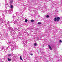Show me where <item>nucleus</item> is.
Masks as SVG:
<instances>
[{"instance_id":"bb28decb","label":"nucleus","mask_w":62,"mask_h":62,"mask_svg":"<svg viewBox=\"0 0 62 62\" xmlns=\"http://www.w3.org/2000/svg\"><path fill=\"white\" fill-rule=\"evenodd\" d=\"M24 54H26V53L25 52H24Z\"/></svg>"},{"instance_id":"4be33fe9","label":"nucleus","mask_w":62,"mask_h":62,"mask_svg":"<svg viewBox=\"0 0 62 62\" xmlns=\"http://www.w3.org/2000/svg\"><path fill=\"white\" fill-rule=\"evenodd\" d=\"M59 42H62V41L61 40H60L59 41Z\"/></svg>"},{"instance_id":"4468645a","label":"nucleus","mask_w":62,"mask_h":62,"mask_svg":"<svg viewBox=\"0 0 62 62\" xmlns=\"http://www.w3.org/2000/svg\"><path fill=\"white\" fill-rule=\"evenodd\" d=\"M31 22H34V20L33 19L31 20Z\"/></svg>"},{"instance_id":"2f4dec72","label":"nucleus","mask_w":62,"mask_h":62,"mask_svg":"<svg viewBox=\"0 0 62 62\" xmlns=\"http://www.w3.org/2000/svg\"><path fill=\"white\" fill-rule=\"evenodd\" d=\"M15 16H13V18H14V17H15Z\"/></svg>"},{"instance_id":"a878e982","label":"nucleus","mask_w":62,"mask_h":62,"mask_svg":"<svg viewBox=\"0 0 62 62\" xmlns=\"http://www.w3.org/2000/svg\"><path fill=\"white\" fill-rule=\"evenodd\" d=\"M6 34L7 35V37H8V33H6Z\"/></svg>"},{"instance_id":"f03ea898","label":"nucleus","mask_w":62,"mask_h":62,"mask_svg":"<svg viewBox=\"0 0 62 62\" xmlns=\"http://www.w3.org/2000/svg\"><path fill=\"white\" fill-rule=\"evenodd\" d=\"M12 45L11 44H9V45H8V47L6 48L7 49V50H8V49H10L11 48Z\"/></svg>"},{"instance_id":"f3484780","label":"nucleus","mask_w":62,"mask_h":62,"mask_svg":"<svg viewBox=\"0 0 62 62\" xmlns=\"http://www.w3.org/2000/svg\"><path fill=\"white\" fill-rule=\"evenodd\" d=\"M27 21V19H26L25 20V23H27V21Z\"/></svg>"},{"instance_id":"7c9ffc66","label":"nucleus","mask_w":62,"mask_h":62,"mask_svg":"<svg viewBox=\"0 0 62 62\" xmlns=\"http://www.w3.org/2000/svg\"><path fill=\"white\" fill-rule=\"evenodd\" d=\"M9 23V22H7V23Z\"/></svg>"},{"instance_id":"7ed1b4c3","label":"nucleus","mask_w":62,"mask_h":62,"mask_svg":"<svg viewBox=\"0 0 62 62\" xmlns=\"http://www.w3.org/2000/svg\"><path fill=\"white\" fill-rule=\"evenodd\" d=\"M12 43L13 44H14V45H13V46H14V48H16L17 47H16V43H14V42L13 41H12Z\"/></svg>"},{"instance_id":"5701e85b","label":"nucleus","mask_w":62,"mask_h":62,"mask_svg":"<svg viewBox=\"0 0 62 62\" xmlns=\"http://www.w3.org/2000/svg\"><path fill=\"white\" fill-rule=\"evenodd\" d=\"M4 51L5 52H6L7 51V50L6 49H4Z\"/></svg>"},{"instance_id":"f257e3e1","label":"nucleus","mask_w":62,"mask_h":62,"mask_svg":"<svg viewBox=\"0 0 62 62\" xmlns=\"http://www.w3.org/2000/svg\"><path fill=\"white\" fill-rule=\"evenodd\" d=\"M60 19V17H55L54 18V21H57V22H58L59 20Z\"/></svg>"},{"instance_id":"ddd939ff","label":"nucleus","mask_w":62,"mask_h":62,"mask_svg":"<svg viewBox=\"0 0 62 62\" xmlns=\"http://www.w3.org/2000/svg\"><path fill=\"white\" fill-rule=\"evenodd\" d=\"M37 43H35L34 44V46H37Z\"/></svg>"},{"instance_id":"a211bd4d","label":"nucleus","mask_w":62,"mask_h":62,"mask_svg":"<svg viewBox=\"0 0 62 62\" xmlns=\"http://www.w3.org/2000/svg\"><path fill=\"white\" fill-rule=\"evenodd\" d=\"M46 18H49V15H47L46 16Z\"/></svg>"},{"instance_id":"f8f14e48","label":"nucleus","mask_w":62,"mask_h":62,"mask_svg":"<svg viewBox=\"0 0 62 62\" xmlns=\"http://www.w3.org/2000/svg\"><path fill=\"white\" fill-rule=\"evenodd\" d=\"M8 61H11V59H9V58H8Z\"/></svg>"},{"instance_id":"20e7f679","label":"nucleus","mask_w":62,"mask_h":62,"mask_svg":"<svg viewBox=\"0 0 62 62\" xmlns=\"http://www.w3.org/2000/svg\"><path fill=\"white\" fill-rule=\"evenodd\" d=\"M8 29L10 31H11H11H13V28H12L10 27H8Z\"/></svg>"},{"instance_id":"c85d7f7f","label":"nucleus","mask_w":62,"mask_h":62,"mask_svg":"<svg viewBox=\"0 0 62 62\" xmlns=\"http://www.w3.org/2000/svg\"><path fill=\"white\" fill-rule=\"evenodd\" d=\"M3 20H4V19H2V20H0V21L2 22V21H3Z\"/></svg>"},{"instance_id":"423d86ee","label":"nucleus","mask_w":62,"mask_h":62,"mask_svg":"<svg viewBox=\"0 0 62 62\" xmlns=\"http://www.w3.org/2000/svg\"><path fill=\"white\" fill-rule=\"evenodd\" d=\"M0 38L1 40H3L4 39V38L2 37V35L1 34H0Z\"/></svg>"},{"instance_id":"1a4fd4ad","label":"nucleus","mask_w":62,"mask_h":62,"mask_svg":"<svg viewBox=\"0 0 62 62\" xmlns=\"http://www.w3.org/2000/svg\"><path fill=\"white\" fill-rule=\"evenodd\" d=\"M23 45H24V46H25V47H26V43H25V42H24V44Z\"/></svg>"},{"instance_id":"dca6fc26","label":"nucleus","mask_w":62,"mask_h":62,"mask_svg":"<svg viewBox=\"0 0 62 62\" xmlns=\"http://www.w3.org/2000/svg\"><path fill=\"white\" fill-rule=\"evenodd\" d=\"M4 13H5V14H4ZM5 13H5V12H4L3 13V16H5V14H6Z\"/></svg>"},{"instance_id":"b1692460","label":"nucleus","mask_w":62,"mask_h":62,"mask_svg":"<svg viewBox=\"0 0 62 62\" xmlns=\"http://www.w3.org/2000/svg\"><path fill=\"white\" fill-rule=\"evenodd\" d=\"M2 20H3V19L1 18L0 19V21H2Z\"/></svg>"},{"instance_id":"72a5a7b5","label":"nucleus","mask_w":62,"mask_h":62,"mask_svg":"<svg viewBox=\"0 0 62 62\" xmlns=\"http://www.w3.org/2000/svg\"><path fill=\"white\" fill-rule=\"evenodd\" d=\"M4 17V16H3V17Z\"/></svg>"},{"instance_id":"0eeeda50","label":"nucleus","mask_w":62,"mask_h":62,"mask_svg":"<svg viewBox=\"0 0 62 62\" xmlns=\"http://www.w3.org/2000/svg\"><path fill=\"white\" fill-rule=\"evenodd\" d=\"M13 54H8V56H13Z\"/></svg>"},{"instance_id":"cd10ccee","label":"nucleus","mask_w":62,"mask_h":62,"mask_svg":"<svg viewBox=\"0 0 62 62\" xmlns=\"http://www.w3.org/2000/svg\"><path fill=\"white\" fill-rule=\"evenodd\" d=\"M7 11H5V12H7Z\"/></svg>"},{"instance_id":"473e14b6","label":"nucleus","mask_w":62,"mask_h":62,"mask_svg":"<svg viewBox=\"0 0 62 62\" xmlns=\"http://www.w3.org/2000/svg\"><path fill=\"white\" fill-rule=\"evenodd\" d=\"M6 8H7V7H6L5 8H6Z\"/></svg>"},{"instance_id":"6ab92c4d","label":"nucleus","mask_w":62,"mask_h":62,"mask_svg":"<svg viewBox=\"0 0 62 62\" xmlns=\"http://www.w3.org/2000/svg\"><path fill=\"white\" fill-rule=\"evenodd\" d=\"M38 24H41V22H38Z\"/></svg>"},{"instance_id":"9d476101","label":"nucleus","mask_w":62,"mask_h":62,"mask_svg":"<svg viewBox=\"0 0 62 62\" xmlns=\"http://www.w3.org/2000/svg\"><path fill=\"white\" fill-rule=\"evenodd\" d=\"M20 59H21V60H22V61H23V60L22 58V56H20Z\"/></svg>"},{"instance_id":"f704fd0d","label":"nucleus","mask_w":62,"mask_h":62,"mask_svg":"<svg viewBox=\"0 0 62 62\" xmlns=\"http://www.w3.org/2000/svg\"><path fill=\"white\" fill-rule=\"evenodd\" d=\"M0 51H1V50L0 49Z\"/></svg>"},{"instance_id":"6e6552de","label":"nucleus","mask_w":62,"mask_h":62,"mask_svg":"<svg viewBox=\"0 0 62 62\" xmlns=\"http://www.w3.org/2000/svg\"><path fill=\"white\" fill-rule=\"evenodd\" d=\"M48 46L49 47V49L50 50H52V48L50 46V45H48Z\"/></svg>"},{"instance_id":"2eb2a0df","label":"nucleus","mask_w":62,"mask_h":62,"mask_svg":"<svg viewBox=\"0 0 62 62\" xmlns=\"http://www.w3.org/2000/svg\"><path fill=\"white\" fill-rule=\"evenodd\" d=\"M1 50H3L4 49V47H2V48L1 49Z\"/></svg>"},{"instance_id":"c756f323","label":"nucleus","mask_w":62,"mask_h":62,"mask_svg":"<svg viewBox=\"0 0 62 62\" xmlns=\"http://www.w3.org/2000/svg\"><path fill=\"white\" fill-rule=\"evenodd\" d=\"M2 23H4V21H2Z\"/></svg>"},{"instance_id":"aec40b11","label":"nucleus","mask_w":62,"mask_h":62,"mask_svg":"<svg viewBox=\"0 0 62 62\" xmlns=\"http://www.w3.org/2000/svg\"><path fill=\"white\" fill-rule=\"evenodd\" d=\"M11 8H13V6L11 5Z\"/></svg>"},{"instance_id":"393cba45","label":"nucleus","mask_w":62,"mask_h":62,"mask_svg":"<svg viewBox=\"0 0 62 62\" xmlns=\"http://www.w3.org/2000/svg\"><path fill=\"white\" fill-rule=\"evenodd\" d=\"M33 54H30V55H33Z\"/></svg>"},{"instance_id":"412c9836","label":"nucleus","mask_w":62,"mask_h":62,"mask_svg":"<svg viewBox=\"0 0 62 62\" xmlns=\"http://www.w3.org/2000/svg\"><path fill=\"white\" fill-rule=\"evenodd\" d=\"M13 39H16V37L14 36L13 38Z\"/></svg>"},{"instance_id":"9b49d317","label":"nucleus","mask_w":62,"mask_h":62,"mask_svg":"<svg viewBox=\"0 0 62 62\" xmlns=\"http://www.w3.org/2000/svg\"><path fill=\"white\" fill-rule=\"evenodd\" d=\"M10 3H12L13 2V0H10Z\"/></svg>"},{"instance_id":"39448f33","label":"nucleus","mask_w":62,"mask_h":62,"mask_svg":"<svg viewBox=\"0 0 62 62\" xmlns=\"http://www.w3.org/2000/svg\"><path fill=\"white\" fill-rule=\"evenodd\" d=\"M12 42V41L11 39H10L9 40L8 43L9 44H11V43Z\"/></svg>"}]
</instances>
